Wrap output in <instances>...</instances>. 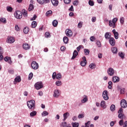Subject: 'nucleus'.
Returning <instances> with one entry per match:
<instances>
[{"label": "nucleus", "mask_w": 127, "mask_h": 127, "mask_svg": "<svg viewBox=\"0 0 127 127\" xmlns=\"http://www.w3.org/2000/svg\"><path fill=\"white\" fill-rule=\"evenodd\" d=\"M27 106L29 109H34V107H35V101L34 100H30V101H28L27 103Z\"/></svg>", "instance_id": "f257e3e1"}, {"label": "nucleus", "mask_w": 127, "mask_h": 127, "mask_svg": "<svg viewBox=\"0 0 127 127\" xmlns=\"http://www.w3.org/2000/svg\"><path fill=\"white\" fill-rule=\"evenodd\" d=\"M31 66L34 70H37L39 68V65L35 61L32 62Z\"/></svg>", "instance_id": "f03ea898"}, {"label": "nucleus", "mask_w": 127, "mask_h": 127, "mask_svg": "<svg viewBox=\"0 0 127 127\" xmlns=\"http://www.w3.org/2000/svg\"><path fill=\"white\" fill-rule=\"evenodd\" d=\"M15 17L17 19H20L22 17V13L20 11H17L14 13Z\"/></svg>", "instance_id": "7ed1b4c3"}, {"label": "nucleus", "mask_w": 127, "mask_h": 127, "mask_svg": "<svg viewBox=\"0 0 127 127\" xmlns=\"http://www.w3.org/2000/svg\"><path fill=\"white\" fill-rule=\"evenodd\" d=\"M35 87L36 90H39L40 89H42V88H43V84H42V82H37L35 84Z\"/></svg>", "instance_id": "20e7f679"}, {"label": "nucleus", "mask_w": 127, "mask_h": 127, "mask_svg": "<svg viewBox=\"0 0 127 127\" xmlns=\"http://www.w3.org/2000/svg\"><path fill=\"white\" fill-rule=\"evenodd\" d=\"M103 98L105 101L109 100V96L108 95V91L104 90L102 94Z\"/></svg>", "instance_id": "39448f33"}, {"label": "nucleus", "mask_w": 127, "mask_h": 127, "mask_svg": "<svg viewBox=\"0 0 127 127\" xmlns=\"http://www.w3.org/2000/svg\"><path fill=\"white\" fill-rule=\"evenodd\" d=\"M65 34L68 37H71L73 35V32H72L71 30L67 29L65 30Z\"/></svg>", "instance_id": "423d86ee"}, {"label": "nucleus", "mask_w": 127, "mask_h": 127, "mask_svg": "<svg viewBox=\"0 0 127 127\" xmlns=\"http://www.w3.org/2000/svg\"><path fill=\"white\" fill-rule=\"evenodd\" d=\"M107 73L109 76H113L115 74V70L113 68H109L107 70Z\"/></svg>", "instance_id": "0eeeda50"}, {"label": "nucleus", "mask_w": 127, "mask_h": 127, "mask_svg": "<svg viewBox=\"0 0 127 127\" xmlns=\"http://www.w3.org/2000/svg\"><path fill=\"white\" fill-rule=\"evenodd\" d=\"M121 106L122 108H127V101L125 99H123L121 101Z\"/></svg>", "instance_id": "6e6552de"}, {"label": "nucleus", "mask_w": 127, "mask_h": 127, "mask_svg": "<svg viewBox=\"0 0 127 127\" xmlns=\"http://www.w3.org/2000/svg\"><path fill=\"white\" fill-rule=\"evenodd\" d=\"M82 60L83 61L80 62L81 66H86V64H87V60H86V57H82Z\"/></svg>", "instance_id": "1a4fd4ad"}, {"label": "nucleus", "mask_w": 127, "mask_h": 127, "mask_svg": "<svg viewBox=\"0 0 127 127\" xmlns=\"http://www.w3.org/2000/svg\"><path fill=\"white\" fill-rule=\"evenodd\" d=\"M109 43L112 46H115L116 44V40L114 38H110L109 39Z\"/></svg>", "instance_id": "9d476101"}, {"label": "nucleus", "mask_w": 127, "mask_h": 127, "mask_svg": "<svg viewBox=\"0 0 127 127\" xmlns=\"http://www.w3.org/2000/svg\"><path fill=\"white\" fill-rule=\"evenodd\" d=\"M60 96V92H59V90H56L54 92V97L55 98H58Z\"/></svg>", "instance_id": "9b49d317"}, {"label": "nucleus", "mask_w": 127, "mask_h": 127, "mask_svg": "<svg viewBox=\"0 0 127 127\" xmlns=\"http://www.w3.org/2000/svg\"><path fill=\"white\" fill-rule=\"evenodd\" d=\"M112 32L114 35V37L115 39H119V33L116 31V29H114L112 30Z\"/></svg>", "instance_id": "f8f14e48"}, {"label": "nucleus", "mask_w": 127, "mask_h": 127, "mask_svg": "<svg viewBox=\"0 0 127 127\" xmlns=\"http://www.w3.org/2000/svg\"><path fill=\"white\" fill-rule=\"evenodd\" d=\"M52 3L54 6H58L59 4V1L58 0H51Z\"/></svg>", "instance_id": "ddd939ff"}, {"label": "nucleus", "mask_w": 127, "mask_h": 127, "mask_svg": "<svg viewBox=\"0 0 127 127\" xmlns=\"http://www.w3.org/2000/svg\"><path fill=\"white\" fill-rule=\"evenodd\" d=\"M23 48L25 50H28V49L30 48V46H29L28 44L24 43L23 45Z\"/></svg>", "instance_id": "4468645a"}, {"label": "nucleus", "mask_w": 127, "mask_h": 127, "mask_svg": "<svg viewBox=\"0 0 127 127\" xmlns=\"http://www.w3.org/2000/svg\"><path fill=\"white\" fill-rule=\"evenodd\" d=\"M78 56V53L77 52V50H74L73 53V56L71 59V60H73V59H75L76 57Z\"/></svg>", "instance_id": "2eb2a0df"}, {"label": "nucleus", "mask_w": 127, "mask_h": 127, "mask_svg": "<svg viewBox=\"0 0 127 127\" xmlns=\"http://www.w3.org/2000/svg\"><path fill=\"white\" fill-rule=\"evenodd\" d=\"M112 80L114 83H116L117 82H120V78L118 76H113Z\"/></svg>", "instance_id": "dca6fc26"}, {"label": "nucleus", "mask_w": 127, "mask_h": 127, "mask_svg": "<svg viewBox=\"0 0 127 127\" xmlns=\"http://www.w3.org/2000/svg\"><path fill=\"white\" fill-rule=\"evenodd\" d=\"M7 42L8 43H13V42H14V38L12 37H10L7 40Z\"/></svg>", "instance_id": "f3484780"}, {"label": "nucleus", "mask_w": 127, "mask_h": 127, "mask_svg": "<svg viewBox=\"0 0 127 127\" xmlns=\"http://www.w3.org/2000/svg\"><path fill=\"white\" fill-rule=\"evenodd\" d=\"M111 50H112V52L114 54H117V53H118V49L116 47L112 48Z\"/></svg>", "instance_id": "a211bd4d"}, {"label": "nucleus", "mask_w": 127, "mask_h": 127, "mask_svg": "<svg viewBox=\"0 0 127 127\" xmlns=\"http://www.w3.org/2000/svg\"><path fill=\"white\" fill-rule=\"evenodd\" d=\"M22 13L23 15H24V17H27V11H26L25 9H23L22 10Z\"/></svg>", "instance_id": "6ab92c4d"}, {"label": "nucleus", "mask_w": 127, "mask_h": 127, "mask_svg": "<svg viewBox=\"0 0 127 127\" xmlns=\"http://www.w3.org/2000/svg\"><path fill=\"white\" fill-rule=\"evenodd\" d=\"M37 26V22H36V21H34L32 22L31 27L32 28H35V27H36Z\"/></svg>", "instance_id": "aec40b11"}, {"label": "nucleus", "mask_w": 127, "mask_h": 127, "mask_svg": "<svg viewBox=\"0 0 127 127\" xmlns=\"http://www.w3.org/2000/svg\"><path fill=\"white\" fill-rule=\"evenodd\" d=\"M117 21H118V18H113L112 22L113 23V28H116V22H117Z\"/></svg>", "instance_id": "412c9836"}, {"label": "nucleus", "mask_w": 127, "mask_h": 127, "mask_svg": "<svg viewBox=\"0 0 127 127\" xmlns=\"http://www.w3.org/2000/svg\"><path fill=\"white\" fill-rule=\"evenodd\" d=\"M111 34H110V33L109 32H107L105 33V37L106 38V39H110V38H111Z\"/></svg>", "instance_id": "4be33fe9"}, {"label": "nucleus", "mask_w": 127, "mask_h": 127, "mask_svg": "<svg viewBox=\"0 0 127 127\" xmlns=\"http://www.w3.org/2000/svg\"><path fill=\"white\" fill-rule=\"evenodd\" d=\"M15 82H17L18 83H19V82H21V78H20V76H17L15 79H14Z\"/></svg>", "instance_id": "5701e85b"}, {"label": "nucleus", "mask_w": 127, "mask_h": 127, "mask_svg": "<svg viewBox=\"0 0 127 127\" xmlns=\"http://www.w3.org/2000/svg\"><path fill=\"white\" fill-rule=\"evenodd\" d=\"M63 41L64 42V43H65V44H67V43H68V42L69 41V39L68 38V37L65 36L63 38Z\"/></svg>", "instance_id": "b1692460"}, {"label": "nucleus", "mask_w": 127, "mask_h": 127, "mask_svg": "<svg viewBox=\"0 0 127 127\" xmlns=\"http://www.w3.org/2000/svg\"><path fill=\"white\" fill-rule=\"evenodd\" d=\"M100 106L102 108H103L104 109L106 108V102H105V101H101Z\"/></svg>", "instance_id": "393cba45"}, {"label": "nucleus", "mask_w": 127, "mask_h": 127, "mask_svg": "<svg viewBox=\"0 0 127 127\" xmlns=\"http://www.w3.org/2000/svg\"><path fill=\"white\" fill-rule=\"evenodd\" d=\"M29 31V29L27 27H25L23 29V32L25 34H27Z\"/></svg>", "instance_id": "a878e982"}, {"label": "nucleus", "mask_w": 127, "mask_h": 127, "mask_svg": "<svg viewBox=\"0 0 127 127\" xmlns=\"http://www.w3.org/2000/svg\"><path fill=\"white\" fill-rule=\"evenodd\" d=\"M53 25L54 27H56V26H57V25H58V21L56 20H54L53 22Z\"/></svg>", "instance_id": "bb28decb"}, {"label": "nucleus", "mask_w": 127, "mask_h": 127, "mask_svg": "<svg viewBox=\"0 0 127 127\" xmlns=\"http://www.w3.org/2000/svg\"><path fill=\"white\" fill-rule=\"evenodd\" d=\"M0 23L5 24L6 23V19L5 18H0Z\"/></svg>", "instance_id": "cd10ccee"}, {"label": "nucleus", "mask_w": 127, "mask_h": 127, "mask_svg": "<svg viewBox=\"0 0 127 127\" xmlns=\"http://www.w3.org/2000/svg\"><path fill=\"white\" fill-rule=\"evenodd\" d=\"M37 114V112L36 111H34L30 113V117H35V116H36V114Z\"/></svg>", "instance_id": "c85d7f7f"}, {"label": "nucleus", "mask_w": 127, "mask_h": 127, "mask_svg": "<svg viewBox=\"0 0 127 127\" xmlns=\"http://www.w3.org/2000/svg\"><path fill=\"white\" fill-rule=\"evenodd\" d=\"M52 14V10H50L48 11H47L46 13V16H50Z\"/></svg>", "instance_id": "c756f323"}, {"label": "nucleus", "mask_w": 127, "mask_h": 127, "mask_svg": "<svg viewBox=\"0 0 127 127\" xmlns=\"http://www.w3.org/2000/svg\"><path fill=\"white\" fill-rule=\"evenodd\" d=\"M62 78V75H61V73H58L56 75V79H58V80H61V78Z\"/></svg>", "instance_id": "7c9ffc66"}, {"label": "nucleus", "mask_w": 127, "mask_h": 127, "mask_svg": "<svg viewBox=\"0 0 127 127\" xmlns=\"http://www.w3.org/2000/svg\"><path fill=\"white\" fill-rule=\"evenodd\" d=\"M110 110L111 112H114L116 110V106L114 104L112 105L110 107Z\"/></svg>", "instance_id": "2f4dec72"}, {"label": "nucleus", "mask_w": 127, "mask_h": 127, "mask_svg": "<svg viewBox=\"0 0 127 127\" xmlns=\"http://www.w3.org/2000/svg\"><path fill=\"white\" fill-rule=\"evenodd\" d=\"M6 9L9 12H11V11H12L13 8H12V7H11V6H8L6 7Z\"/></svg>", "instance_id": "473e14b6"}, {"label": "nucleus", "mask_w": 127, "mask_h": 127, "mask_svg": "<svg viewBox=\"0 0 127 127\" xmlns=\"http://www.w3.org/2000/svg\"><path fill=\"white\" fill-rule=\"evenodd\" d=\"M56 85L58 86H62V82H61L60 80L57 81L56 82Z\"/></svg>", "instance_id": "72a5a7b5"}, {"label": "nucleus", "mask_w": 127, "mask_h": 127, "mask_svg": "<svg viewBox=\"0 0 127 127\" xmlns=\"http://www.w3.org/2000/svg\"><path fill=\"white\" fill-rule=\"evenodd\" d=\"M34 8V7L33 6V4H30L28 8V10L29 11H31V10H32V9H33Z\"/></svg>", "instance_id": "f704fd0d"}, {"label": "nucleus", "mask_w": 127, "mask_h": 127, "mask_svg": "<svg viewBox=\"0 0 127 127\" xmlns=\"http://www.w3.org/2000/svg\"><path fill=\"white\" fill-rule=\"evenodd\" d=\"M119 115H118V118L119 119H121L122 120H123V119H124V117H125V115H124V114L123 113H119Z\"/></svg>", "instance_id": "c9c22d12"}, {"label": "nucleus", "mask_w": 127, "mask_h": 127, "mask_svg": "<svg viewBox=\"0 0 127 127\" xmlns=\"http://www.w3.org/2000/svg\"><path fill=\"white\" fill-rule=\"evenodd\" d=\"M85 117V114L82 113V114H79L78 116V119H83Z\"/></svg>", "instance_id": "e433bc0d"}, {"label": "nucleus", "mask_w": 127, "mask_h": 127, "mask_svg": "<svg viewBox=\"0 0 127 127\" xmlns=\"http://www.w3.org/2000/svg\"><path fill=\"white\" fill-rule=\"evenodd\" d=\"M66 126H67V123L66 122H63L60 124L61 127H65Z\"/></svg>", "instance_id": "4c0bfd02"}, {"label": "nucleus", "mask_w": 127, "mask_h": 127, "mask_svg": "<svg viewBox=\"0 0 127 127\" xmlns=\"http://www.w3.org/2000/svg\"><path fill=\"white\" fill-rule=\"evenodd\" d=\"M82 103H86V102H88V98L86 96H85V98H83V100H81Z\"/></svg>", "instance_id": "58836bf2"}, {"label": "nucleus", "mask_w": 127, "mask_h": 127, "mask_svg": "<svg viewBox=\"0 0 127 127\" xmlns=\"http://www.w3.org/2000/svg\"><path fill=\"white\" fill-rule=\"evenodd\" d=\"M89 67L91 69H94V68H96V64H91L89 65Z\"/></svg>", "instance_id": "ea45409f"}, {"label": "nucleus", "mask_w": 127, "mask_h": 127, "mask_svg": "<svg viewBox=\"0 0 127 127\" xmlns=\"http://www.w3.org/2000/svg\"><path fill=\"white\" fill-rule=\"evenodd\" d=\"M33 77V73L32 72L30 73V74L28 75V79L29 80H31L32 79V77Z\"/></svg>", "instance_id": "a19ab883"}, {"label": "nucleus", "mask_w": 127, "mask_h": 127, "mask_svg": "<svg viewBox=\"0 0 127 127\" xmlns=\"http://www.w3.org/2000/svg\"><path fill=\"white\" fill-rule=\"evenodd\" d=\"M88 3H89V5H91V6H93V5H94V4H95V3H94V1H93L92 0H89L88 1Z\"/></svg>", "instance_id": "79ce46f5"}, {"label": "nucleus", "mask_w": 127, "mask_h": 127, "mask_svg": "<svg viewBox=\"0 0 127 127\" xmlns=\"http://www.w3.org/2000/svg\"><path fill=\"white\" fill-rule=\"evenodd\" d=\"M48 112H47V111H44L42 113V117H45L46 116H48Z\"/></svg>", "instance_id": "37998d69"}, {"label": "nucleus", "mask_w": 127, "mask_h": 127, "mask_svg": "<svg viewBox=\"0 0 127 127\" xmlns=\"http://www.w3.org/2000/svg\"><path fill=\"white\" fill-rule=\"evenodd\" d=\"M84 53L85 54V55H89V54H90V51L88 49H84Z\"/></svg>", "instance_id": "c03bdc74"}, {"label": "nucleus", "mask_w": 127, "mask_h": 127, "mask_svg": "<svg viewBox=\"0 0 127 127\" xmlns=\"http://www.w3.org/2000/svg\"><path fill=\"white\" fill-rule=\"evenodd\" d=\"M119 56L120 57H121L122 59H124L125 58V54L123 53H119Z\"/></svg>", "instance_id": "a18cd8bd"}, {"label": "nucleus", "mask_w": 127, "mask_h": 127, "mask_svg": "<svg viewBox=\"0 0 127 127\" xmlns=\"http://www.w3.org/2000/svg\"><path fill=\"white\" fill-rule=\"evenodd\" d=\"M79 123H72V127H78Z\"/></svg>", "instance_id": "49530a36"}, {"label": "nucleus", "mask_w": 127, "mask_h": 127, "mask_svg": "<svg viewBox=\"0 0 127 127\" xmlns=\"http://www.w3.org/2000/svg\"><path fill=\"white\" fill-rule=\"evenodd\" d=\"M82 26H83V23L82 22H80L77 25V27L78 28H81Z\"/></svg>", "instance_id": "de8ad7c7"}, {"label": "nucleus", "mask_w": 127, "mask_h": 127, "mask_svg": "<svg viewBox=\"0 0 127 127\" xmlns=\"http://www.w3.org/2000/svg\"><path fill=\"white\" fill-rule=\"evenodd\" d=\"M37 1L40 4H44V0H37Z\"/></svg>", "instance_id": "09e8293b"}, {"label": "nucleus", "mask_w": 127, "mask_h": 127, "mask_svg": "<svg viewBox=\"0 0 127 127\" xmlns=\"http://www.w3.org/2000/svg\"><path fill=\"white\" fill-rule=\"evenodd\" d=\"M64 1L65 4H69L71 2V0H64Z\"/></svg>", "instance_id": "8fccbe9b"}, {"label": "nucleus", "mask_w": 127, "mask_h": 127, "mask_svg": "<svg viewBox=\"0 0 127 127\" xmlns=\"http://www.w3.org/2000/svg\"><path fill=\"white\" fill-rule=\"evenodd\" d=\"M120 22H121V24H124V23H125V18H124V17L121 18Z\"/></svg>", "instance_id": "3c124183"}, {"label": "nucleus", "mask_w": 127, "mask_h": 127, "mask_svg": "<svg viewBox=\"0 0 127 127\" xmlns=\"http://www.w3.org/2000/svg\"><path fill=\"white\" fill-rule=\"evenodd\" d=\"M109 26H111V27L112 26L113 28H114V23L112 20L109 21Z\"/></svg>", "instance_id": "603ef678"}, {"label": "nucleus", "mask_w": 127, "mask_h": 127, "mask_svg": "<svg viewBox=\"0 0 127 127\" xmlns=\"http://www.w3.org/2000/svg\"><path fill=\"white\" fill-rule=\"evenodd\" d=\"M69 114L68 112H66L64 114V118L67 119V116H69Z\"/></svg>", "instance_id": "864d4df0"}, {"label": "nucleus", "mask_w": 127, "mask_h": 127, "mask_svg": "<svg viewBox=\"0 0 127 127\" xmlns=\"http://www.w3.org/2000/svg\"><path fill=\"white\" fill-rule=\"evenodd\" d=\"M37 18V16H36V15H34L32 18H30V20L31 21L35 20Z\"/></svg>", "instance_id": "5fc2aeb1"}, {"label": "nucleus", "mask_w": 127, "mask_h": 127, "mask_svg": "<svg viewBox=\"0 0 127 127\" xmlns=\"http://www.w3.org/2000/svg\"><path fill=\"white\" fill-rule=\"evenodd\" d=\"M49 35H50V33H49V32H47L45 34V36L46 38H48V37H49Z\"/></svg>", "instance_id": "6e6d98bb"}, {"label": "nucleus", "mask_w": 127, "mask_h": 127, "mask_svg": "<svg viewBox=\"0 0 127 127\" xmlns=\"http://www.w3.org/2000/svg\"><path fill=\"white\" fill-rule=\"evenodd\" d=\"M10 57H6L4 58V61H5L6 62H7L9 60V59H10Z\"/></svg>", "instance_id": "4d7b16f0"}, {"label": "nucleus", "mask_w": 127, "mask_h": 127, "mask_svg": "<svg viewBox=\"0 0 127 127\" xmlns=\"http://www.w3.org/2000/svg\"><path fill=\"white\" fill-rule=\"evenodd\" d=\"M15 30H16V31H19L20 29H19V27H18V25H15Z\"/></svg>", "instance_id": "13d9d810"}, {"label": "nucleus", "mask_w": 127, "mask_h": 127, "mask_svg": "<svg viewBox=\"0 0 127 127\" xmlns=\"http://www.w3.org/2000/svg\"><path fill=\"white\" fill-rule=\"evenodd\" d=\"M57 74H56V72H54L53 73V75H52V78H53V79H55V78H56V76H57Z\"/></svg>", "instance_id": "bf43d9fd"}, {"label": "nucleus", "mask_w": 127, "mask_h": 127, "mask_svg": "<svg viewBox=\"0 0 127 127\" xmlns=\"http://www.w3.org/2000/svg\"><path fill=\"white\" fill-rule=\"evenodd\" d=\"M96 44L97 45V46L99 47H101V42H100V41H98L96 43Z\"/></svg>", "instance_id": "052dcab7"}, {"label": "nucleus", "mask_w": 127, "mask_h": 127, "mask_svg": "<svg viewBox=\"0 0 127 127\" xmlns=\"http://www.w3.org/2000/svg\"><path fill=\"white\" fill-rule=\"evenodd\" d=\"M78 3H79V1H78V0H75L73 2V4L74 5H78Z\"/></svg>", "instance_id": "680f3d73"}, {"label": "nucleus", "mask_w": 127, "mask_h": 127, "mask_svg": "<svg viewBox=\"0 0 127 127\" xmlns=\"http://www.w3.org/2000/svg\"><path fill=\"white\" fill-rule=\"evenodd\" d=\"M92 22H96V20H97V18H96V17H93L92 18Z\"/></svg>", "instance_id": "e2e57ef3"}, {"label": "nucleus", "mask_w": 127, "mask_h": 127, "mask_svg": "<svg viewBox=\"0 0 127 127\" xmlns=\"http://www.w3.org/2000/svg\"><path fill=\"white\" fill-rule=\"evenodd\" d=\"M123 108H121L118 111V114H123Z\"/></svg>", "instance_id": "0e129e2a"}, {"label": "nucleus", "mask_w": 127, "mask_h": 127, "mask_svg": "<svg viewBox=\"0 0 127 127\" xmlns=\"http://www.w3.org/2000/svg\"><path fill=\"white\" fill-rule=\"evenodd\" d=\"M119 124H120V126H123V125H124V120H121L119 122Z\"/></svg>", "instance_id": "69168bd1"}, {"label": "nucleus", "mask_w": 127, "mask_h": 127, "mask_svg": "<svg viewBox=\"0 0 127 127\" xmlns=\"http://www.w3.org/2000/svg\"><path fill=\"white\" fill-rule=\"evenodd\" d=\"M65 49H66V48L64 46H62L61 47V51H64L65 50Z\"/></svg>", "instance_id": "338daca9"}, {"label": "nucleus", "mask_w": 127, "mask_h": 127, "mask_svg": "<svg viewBox=\"0 0 127 127\" xmlns=\"http://www.w3.org/2000/svg\"><path fill=\"white\" fill-rule=\"evenodd\" d=\"M90 41H91L92 42L94 41V40H95V37L94 36H91L90 38Z\"/></svg>", "instance_id": "774afa93"}]
</instances>
